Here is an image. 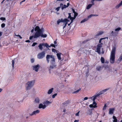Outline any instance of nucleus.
Wrapping results in <instances>:
<instances>
[{"instance_id": "1", "label": "nucleus", "mask_w": 122, "mask_h": 122, "mask_svg": "<svg viewBox=\"0 0 122 122\" xmlns=\"http://www.w3.org/2000/svg\"><path fill=\"white\" fill-rule=\"evenodd\" d=\"M35 30L36 32L34 35V38H36L40 36L43 38L47 37L46 34H43L44 31V29L43 28H42L40 29L38 26H37L35 28Z\"/></svg>"}, {"instance_id": "2", "label": "nucleus", "mask_w": 122, "mask_h": 122, "mask_svg": "<svg viewBox=\"0 0 122 122\" xmlns=\"http://www.w3.org/2000/svg\"><path fill=\"white\" fill-rule=\"evenodd\" d=\"M46 61L48 63L50 61L51 65L50 66V68L51 69H53L55 68L56 66L55 62V59L54 56L52 55H47L46 57Z\"/></svg>"}, {"instance_id": "3", "label": "nucleus", "mask_w": 122, "mask_h": 122, "mask_svg": "<svg viewBox=\"0 0 122 122\" xmlns=\"http://www.w3.org/2000/svg\"><path fill=\"white\" fill-rule=\"evenodd\" d=\"M116 48L115 46L113 47L111 52L110 61L111 63H114L115 62V55Z\"/></svg>"}, {"instance_id": "4", "label": "nucleus", "mask_w": 122, "mask_h": 122, "mask_svg": "<svg viewBox=\"0 0 122 122\" xmlns=\"http://www.w3.org/2000/svg\"><path fill=\"white\" fill-rule=\"evenodd\" d=\"M35 81L33 80L28 81L25 84L26 89V90L30 89L34 85Z\"/></svg>"}, {"instance_id": "5", "label": "nucleus", "mask_w": 122, "mask_h": 122, "mask_svg": "<svg viewBox=\"0 0 122 122\" xmlns=\"http://www.w3.org/2000/svg\"><path fill=\"white\" fill-rule=\"evenodd\" d=\"M120 27H118L115 29L114 31H112L110 33V35L112 36H116L118 34V32L121 29Z\"/></svg>"}, {"instance_id": "6", "label": "nucleus", "mask_w": 122, "mask_h": 122, "mask_svg": "<svg viewBox=\"0 0 122 122\" xmlns=\"http://www.w3.org/2000/svg\"><path fill=\"white\" fill-rule=\"evenodd\" d=\"M46 46L47 48L50 47V46L47 43H40L38 46V47H39L40 49L41 50H42L43 49L42 46Z\"/></svg>"}, {"instance_id": "7", "label": "nucleus", "mask_w": 122, "mask_h": 122, "mask_svg": "<svg viewBox=\"0 0 122 122\" xmlns=\"http://www.w3.org/2000/svg\"><path fill=\"white\" fill-rule=\"evenodd\" d=\"M102 45L103 43H101L100 44H98L97 46L96 52L99 54H100L101 53L100 49L101 48Z\"/></svg>"}, {"instance_id": "8", "label": "nucleus", "mask_w": 122, "mask_h": 122, "mask_svg": "<svg viewBox=\"0 0 122 122\" xmlns=\"http://www.w3.org/2000/svg\"><path fill=\"white\" fill-rule=\"evenodd\" d=\"M45 53L43 51L39 54L37 55V58L39 59H41L43 58L45 56Z\"/></svg>"}, {"instance_id": "9", "label": "nucleus", "mask_w": 122, "mask_h": 122, "mask_svg": "<svg viewBox=\"0 0 122 122\" xmlns=\"http://www.w3.org/2000/svg\"><path fill=\"white\" fill-rule=\"evenodd\" d=\"M40 67V65L39 64H37L36 65H35L33 66V70H34L36 72H38L39 68Z\"/></svg>"}, {"instance_id": "10", "label": "nucleus", "mask_w": 122, "mask_h": 122, "mask_svg": "<svg viewBox=\"0 0 122 122\" xmlns=\"http://www.w3.org/2000/svg\"><path fill=\"white\" fill-rule=\"evenodd\" d=\"M40 110H37L35 111H34L32 113H30V116H32L33 115H36L39 113L40 112Z\"/></svg>"}, {"instance_id": "11", "label": "nucleus", "mask_w": 122, "mask_h": 122, "mask_svg": "<svg viewBox=\"0 0 122 122\" xmlns=\"http://www.w3.org/2000/svg\"><path fill=\"white\" fill-rule=\"evenodd\" d=\"M46 107V106L45 105H43L42 103H40L39 105V108H42L43 109H45Z\"/></svg>"}, {"instance_id": "12", "label": "nucleus", "mask_w": 122, "mask_h": 122, "mask_svg": "<svg viewBox=\"0 0 122 122\" xmlns=\"http://www.w3.org/2000/svg\"><path fill=\"white\" fill-rule=\"evenodd\" d=\"M66 20H67L66 19L63 20L62 19H59L57 21V24L58 25L61 22L64 23L66 21Z\"/></svg>"}, {"instance_id": "13", "label": "nucleus", "mask_w": 122, "mask_h": 122, "mask_svg": "<svg viewBox=\"0 0 122 122\" xmlns=\"http://www.w3.org/2000/svg\"><path fill=\"white\" fill-rule=\"evenodd\" d=\"M51 102H50L49 101L46 100L44 101L43 102V104L46 106V107L50 104Z\"/></svg>"}, {"instance_id": "14", "label": "nucleus", "mask_w": 122, "mask_h": 122, "mask_svg": "<svg viewBox=\"0 0 122 122\" xmlns=\"http://www.w3.org/2000/svg\"><path fill=\"white\" fill-rule=\"evenodd\" d=\"M103 33L104 32L103 31H99L97 33V34L95 35V36L96 37H97L98 36L102 35Z\"/></svg>"}, {"instance_id": "15", "label": "nucleus", "mask_w": 122, "mask_h": 122, "mask_svg": "<svg viewBox=\"0 0 122 122\" xmlns=\"http://www.w3.org/2000/svg\"><path fill=\"white\" fill-rule=\"evenodd\" d=\"M114 109L113 108H111L109 109V113L110 114H112L113 113Z\"/></svg>"}, {"instance_id": "16", "label": "nucleus", "mask_w": 122, "mask_h": 122, "mask_svg": "<svg viewBox=\"0 0 122 122\" xmlns=\"http://www.w3.org/2000/svg\"><path fill=\"white\" fill-rule=\"evenodd\" d=\"M91 3H92V4H89L87 6L86 8V9H89L92 6V5H94L93 4L92 0H91Z\"/></svg>"}, {"instance_id": "17", "label": "nucleus", "mask_w": 122, "mask_h": 122, "mask_svg": "<svg viewBox=\"0 0 122 122\" xmlns=\"http://www.w3.org/2000/svg\"><path fill=\"white\" fill-rule=\"evenodd\" d=\"M53 90V88H51V89H49L47 92V94H50L52 93Z\"/></svg>"}, {"instance_id": "18", "label": "nucleus", "mask_w": 122, "mask_h": 122, "mask_svg": "<svg viewBox=\"0 0 122 122\" xmlns=\"http://www.w3.org/2000/svg\"><path fill=\"white\" fill-rule=\"evenodd\" d=\"M61 53H58L57 54V56L59 60H61Z\"/></svg>"}, {"instance_id": "19", "label": "nucleus", "mask_w": 122, "mask_h": 122, "mask_svg": "<svg viewBox=\"0 0 122 122\" xmlns=\"http://www.w3.org/2000/svg\"><path fill=\"white\" fill-rule=\"evenodd\" d=\"M63 4H60V5L61 6H62V9L63 10V9H64V8H65L66 7H67V5H64L63 6Z\"/></svg>"}, {"instance_id": "20", "label": "nucleus", "mask_w": 122, "mask_h": 122, "mask_svg": "<svg viewBox=\"0 0 122 122\" xmlns=\"http://www.w3.org/2000/svg\"><path fill=\"white\" fill-rule=\"evenodd\" d=\"M98 16V15H96L91 14L89 15L88 16H87V19H88V20L89 18H91L92 16Z\"/></svg>"}, {"instance_id": "21", "label": "nucleus", "mask_w": 122, "mask_h": 122, "mask_svg": "<svg viewBox=\"0 0 122 122\" xmlns=\"http://www.w3.org/2000/svg\"><path fill=\"white\" fill-rule=\"evenodd\" d=\"M122 5V0L121 1L120 3L117 5L116 6V8L117 9L120 6Z\"/></svg>"}, {"instance_id": "22", "label": "nucleus", "mask_w": 122, "mask_h": 122, "mask_svg": "<svg viewBox=\"0 0 122 122\" xmlns=\"http://www.w3.org/2000/svg\"><path fill=\"white\" fill-rule=\"evenodd\" d=\"M122 60V54H121V55L119 57L118 59L117 60V62H120Z\"/></svg>"}, {"instance_id": "23", "label": "nucleus", "mask_w": 122, "mask_h": 122, "mask_svg": "<svg viewBox=\"0 0 122 122\" xmlns=\"http://www.w3.org/2000/svg\"><path fill=\"white\" fill-rule=\"evenodd\" d=\"M113 118L114 119L113 121V122H117V120L115 116H113Z\"/></svg>"}, {"instance_id": "24", "label": "nucleus", "mask_w": 122, "mask_h": 122, "mask_svg": "<svg viewBox=\"0 0 122 122\" xmlns=\"http://www.w3.org/2000/svg\"><path fill=\"white\" fill-rule=\"evenodd\" d=\"M15 59L12 61V65L13 69L14 68V64L15 63Z\"/></svg>"}, {"instance_id": "25", "label": "nucleus", "mask_w": 122, "mask_h": 122, "mask_svg": "<svg viewBox=\"0 0 122 122\" xmlns=\"http://www.w3.org/2000/svg\"><path fill=\"white\" fill-rule=\"evenodd\" d=\"M88 20V19L86 18L84 19L83 20H82L81 22V23H82Z\"/></svg>"}, {"instance_id": "26", "label": "nucleus", "mask_w": 122, "mask_h": 122, "mask_svg": "<svg viewBox=\"0 0 122 122\" xmlns=\"http://www.w3.org/2000/svg\"><path fill=\"white\" fill-rule=\"evenodd\" d=\"M101 60L102 63H104L105 59L103 57H101Z\"/></svg>"}, {"instance_id": "27", "label": "nucleus", "mask_w": 122, "mask_h": 122, "mask_svg": "<svg viewBox=\"0 0 122 122\" xmlns=\"http://www.w3.org/2000/svg\"><path fill=\"white\" fill-rule=\"evenodd\" d=\"M90 107L91 108H95L97 107V106L96 105H94L93 104H91L89 105Z\"/></svg>"}, {"instance_id": "28", "label": "nucleus", "mask_w": 122, "mask_h": 122, "mask_svg": "<svg viewBox=\"0 0 122 122\" xmlns=\"http://www.w3.org/2000/svg\"><path fill=\"white\" fill-rule=\"evenodd\" d=\"M96 98V97L95 96L91 97V99L93 101H95Z\"/></svg>"}, {"instance_id": "29", "label": "nucleus", "mask_w": 122, "mask_h": 122, "mask_svg": "<svg viewBox=\"0 0 122 122\" xmlns=\"http://www.w3.org/2000/svg\"><path fill=\"white\" fill-rule=\"evenodd\" d=\"M35 101L36 103H39V98H37L35 99Z\"/></svg>"}, {"instance_id": "30", "label": "nucleus", "mask_w": 122, "mask_h": 122, "mask_svg": "<svg viewBox=\"0 0 122 122\" xmlns=\"http://www.w3.org/2000/svg\"><path fill=\"white\" fill-rule=\"evenodd\" d=\"M81 90V89H78L77 91H74V92H73V93L75 94V93H78L79 92V91H80V90Z\"/></svg>"}, {"instance_id": "31", "label": "nucleus", "mask_w": 122, "mask_h": 122, "mask_svg": "<svg viewBox=\"0 0 122 122\" xmlns=\"http://www.w3.org/2000/svg\"><path fill=\"white\" fill-rule=\"evenodd\" d=\"M106 105H107V104H105L104 105V106L103 108V110H106V108L107 107V106Z\"/></svg>"}, {"instance_id": "32", "label": "nucleus", "mask_w": 122, "mask_h": 122, "mask_svg": "<svg viewBox=\"0 0 122 122\" xmlns=\"http://www.w3.org/2000/svg\"><path fill=\"white\" fill-rule=\"evenodd\" d=\"M5 25L4 23H2L1 24V27L2 28H4Z\"/></svg>"}, {"instance_id": "33", "label": "nucleus", "mask_w": 122, "mask_h": 122, "mask_svg": "<svg viewBox=\"0 0 122 122\" xmlns=\"http://www.w3.org/2000/svg\"><path fill=\"white\" fill-rule=\"evenodd\" d=\"M101 95V94H100V93L99 92L98 93V94H97V95H96L94 96L97 98V97Z\"/></svg>"}, {"instance_id": "34", "label": "nucleus", "mask_w": 122, "mask_h": 122, "mask_svg": "<svg viewBox=\"0 0 122 122\" xmlns=\"http://www.w3.org/2000/svg\"><path fill=\"white\" fill-rule=\"evenodd\" d=\"M57 95V93H55V94H54L53 95H52V98H54L55 97V96Z\"/></svg>"}, {"instance_id": "35", "label": "nucleus", "mask_w": 122, "mask_h": 122, "mask_svg": "<svg viewBox=\"0 0 122 122\" xmlns=\"http://www.w3.org/2000/svg\"><path fill=\"white\" fill-rule=\"evenodd\" d=\"M31 62L32 63H33L34 62V59L33 58H32L31 59Z\"/></svg>"}, {"instance_id": "36", "label": "nucleus", "mask_w": 122, "mask_h": 122, "mask_svg": "<svg viewBox=\"0 0 122 122\" xmlns=\"http://www.w3.org/2000/svg\"><path fill=\"white\" fill-rule=\"evenodd\" d=\"M69 16L68 17V18H70V19L72 18V17L71 16L70 13H69Z\"/></svg>"}, {"instance_id": "37", "label": "nucleus", "mask_w": 122, "mask_h": 122, "mask_svg": "<svg viewBox=\"0 0 122 122\" xmlns=\"http://www.w3.org/2000/svg\"><path fill=\"white\" fill-rule=\"evenodd\" d=\"M0 20H5V18L4 17H1L0 18Z\"/></svg>"}, {"instance_id": "38", "label": "nucleus", "mask_w": 122, "mask_h": 122, "mask_svg": "<svg viewBox=\"0 0 122 122\" xmlns=\"http://www.w3.org/2000/svg\"><path fill=\"white\" fill-rule=\"evenodd\" d=\"M105 39V38H101L99 40V43H101L102 41V40L104 39Z\"/></svg>"}, {"instance_id": "39", "label": "nucleus", "mask_w": 122, "mask_h": 122, "mask_svg": "<svg viewBox=\"0 0 122 122\" xmlns=\"http://www.w3.org/2000/svg\"><path fill=\"white\" fill-rule=\"evenodd\" d=\"M80 112V111H79V112H78L77 113H76L75 114V115L76 116H79V113Z\"/></svg>"}, {"instance_id": "40", "label": "nucleus", "mask_w": 122, "mask_h": 122, "mask_svg": "<svg viewBox=\"0 0 122 122\" xmlns=\"http://www.w3.org/2000/svg\"><path fill=\"white\" fill-rule=\"evenodd\" d=\"M37 44V43H36L34 42L32 45V46H35Z\"/></svg>"}, {"instance_id": "41", "label": "nucleus", "mask_w": 122, "mask_h": 122, "mask_svg": "<svg viewBox=\"0 0 122 122\" xmlns=\"http://www.w3.org/2000/svg\"><path fill=\"white\" fill-rule=\"evenodd\" d=\"M60 8V7H58L56 8V9L57 10V11H58L59 10Z\"/></svg>"}, {"instance_id": "42", "label": "nucleus", "mask_w": 122, "mask_h": 122, "mask_svg": "<svg viewBox=\"0 0 122 122\" xmlns=\"http://www.w3.org/2000/svg\"><path fill=\"white\" fill-rule=\"evenodd\" d=\"M50 46V47L51 46L53 47H54V48L55 47V46L54 44H51V45Z\"/></svg>"}, {"instance_id": "43", "label": "nucleus", "mask_w": 122, "mask_h": 122, "mask_svg": "<svg viewBox=\"0 0 122 122\" xmlns=\"http://www.w3.org/2000/svg\"><path fill=\"white\" fill-rule=\"evenodd\" d=\"M100 94H101V95L104 93V92L103 90L100 92Z\"/></svg>"}, {"instance_id": "44", "label": "nucleus", "mask_w": 122, "mask_h": 122, "mask_svg": "<svg viewBox=\"0 0 122 122\" xmlns=\"http://www.w3.org/2000/svg\"><path fill=\"white\" fill-rule=\"evenodd\" d=\"M78 15V13L76 12L74 13V16L75 17H76Z\"/></svg>"}, {"instance_id": "45", "label": "nucleus", "mask_w": 122, "mask_h": 122, "mask_svg": "<svg viewBox=\"0 0 122 122\" xmlns=\"http://www.w3.org/2000/svg\"><path fill=\"white\" fill-rule=\"evenodd\" d=\"M109 89H105L104 90H103V91H104V93H105V92H106V91L108 90Z\"/></svg>"}, {"instance_id": "46", "label": "nucleus", "mask_w": 122, "mask_h": 122, "mask_svg": "<svg viewBox=\"0 0 122 122\" xmlns=\"http://www.w3.org/2000/svg\"><path fill=\"white\" fill-rule=\"evenodd\" d=\"M67 23L66 22V23H65V25L63 27V29H64V28H65L66 27V26L67 24Z\"/></svg>"}, {"instance_id": "47", "label": "nucleus", "mask_w": 122, "mask_h": 122, "mask_svg": "<svg viewBox=\"0 0 122 122\" xmlns=\"http://www.w3.org/2000/svg\"><path fill=\"white\" fill-rule=\"evenodd\" d=\"M92 104L94 105H96V106L97 104L96 103L95 101H93V102Z\"/></svg>"}, {"instance_id": "48", "label": "nucleus", "mask_w": 122, "mask_h": 122, "mask_svg": "<svg viewBox=\"0 0 122 122\" xmlns=\"http://www.w3.org/2000/svg\"><path fill=\"white\" fill-rule=\"evenodd\" d=\"M34 36H30V38H29V39L30 40H31L32 39V38H33V37H34Z\"/></svg>"}, {"instance_id": "49", "label": "nucleus", "mask_w": 122, "mask_h": 122, "mask_svg": "<svg viewBox=\"0 0 122 122\" xmlns=\"http://www.w3.org/2000/svg\"><path fill=\"white\" fill-rule=\"evenodd\" d=\"M70 20H71V23L73 22V20H74L73 19H72V18L70 19Z\"/></svg>"}, {"instance_id": "50", "label": "nucleus", "mask_w": 122, "mask_h": 122, "mask_svg": "<svg viewBox=\"0 0 122 122\" xmlns=\"http://www.w3.org/2000/svg\"><path fill=\"white\" fill-rule=\"evenodd\" d=\"M16 36H18L20 39H22V37H21V36L19 35H16Z\"/></svg>"}, {"instance_id": "51", "label": "nucleus", "mask_w": 122, "mask_h": 122, "mask_svg": "<svg viewBox=\"0 0 122 122\" xmlns=\"http://www.w3.org/2000/svg\"><path fill=\"white\" fill-rule=\"evenodd\" d=\"M66 19L67 20H66V21H65V22L64 23H66V22H68L69 21V20H68L67 19Z\"/></svg>"}, {"instance_id": "52", "label": "nucleus", "mask_w": 122, "mask_h": 122, "mask_svg": "<svg viewBox=\"0 0 122 122\" xmlns=\"http://www.w3.org/2000/svg\"><path fill=\"white\" fill-rule=\"evenodd\" d=\"M100 68L101 67H97V70L98 71H99Z\"/></svg>"}, {"instance_id": "53", "label": "nucleus", "mask_w": 122, "mask_h": 122, "mask_svg": "<svg viewBox=\"0 0 122 122\" xmlns=\"http://www.w3.org/2000/svg\"><path fill=\"white\" fill-rule=\"evenodd\" d=\"M88 99V98L87 97H85L84 98V100L83 101L85 100H86Z\"/></svg>"}, {"instance_id": "54", "label": "nucleus", "mask_w": 122, "mask_h": 122, "mask_svg": "<svg viewBox=\"0 0 122 122\" xmlns=\"http://www.w3.org/2000/svg\"><path fill=\"white\" fill-rule=\"evenodd\" d=\"M52 51L53 52H55V51H56V50H55V49H54V48H53L52 49Z\"/></svg>"}, {"instance_id": "55", "label": "nucleus", "mask_w": 122, "mask_h": 122, "mask_svg": "<svg viewBox=\"0 0 122 122\" xmlns=\"http://www.w3.org/2000/svg\"><path fill=\"white\" fill-rule=\"evenodd\" d=\"M72 11H73V12L74 13V14L76 12L75 11V10L74 9H72Z\"/></svg>"}, {"instance_id": "56", "label": "nucleus", "mask_w": 122, "mask_h": 122, "mask_svg": "<svg viewBox=\"0 0 122 122\" xmlns=\"http://www.w3.org/2000/svg\"><path fill=\"white\" fill-rule=\"evenodd\" d=\"M25 42H30V41L29 40H28L26 41H25Z\"/></svg>"}, {"instance_id": "57", "label": "nucleus", "mask_w": 122, "mask_h": 122, "mask_svg": "<svg viewBox=\"0 0 122 122\" xmlns=\"http://www.w3.org/2000/svg\"><path fill=\"white\" fill-rule=\"evenodd\" d=\"M79 121L78 120H75L74 122H78Z\"/></svg>"}, {"instance_id": "58", "label": "nucleus", "mask_w": 122, "mask_h": 122, "mask_svg": "<svg viewBox=\"0 0 122 122\" xmlns=\"http://www.w3.org/2000/svg\"><path fill=\"white\" fill-rule=\"evenodd\" d=\"M25 0H24L23 1L21 2H20V4H21L22 3L24 2L25 1Z\"/></svg>"}, {"instance_id": "59", "label": "nucleus", "mask_w": 122, "mask_h": 122, "mask_svg": "<svg viewBox=\"0 0 122 122\" xmlns=\"http://www.w3.org/2000/svg\"><path fill=\"white\" fill-rule=\"evenodd\" d=\"M76 17L75 16H74V17H72V19H73V20H74L76 18Z\"/></svg>"}, {"instance_id": "60", "label": "nucleus", "mask_w": 122, "mask_h": 122, "mask_svg": "<svg viewBox=\"0 0 122 122\" xmlns=\"http://www.w3.org/2000/svg\"><path fill=\"white\" fill-rule=\"evenodd\" d=\"M68 102H64V103H63V104H64V105H65V104H66L67 103H68Z\"/></svg>"}, {"instance_id": "61", "label": "nucleus", "mask_w": 122, "mask_h": 122, "mask_svg": "<svg viewBox=\"0 0 122 122\" xmlns=\"http://www.w3.org/2000/svg\"><path fill=\"white\" fill-rule=\"evenodd\" d=\"M57 43V42L56 41H55L54 42V43L55 44H56Z\"/></svg>"}, {"instance_id": "62", "label": "nucleus", "mask_w": 122, "mask_h": 122, "mask_svg": "<svg viewBox=\"0 0 122 122\" xmlns=\"http://www.w3.org/2000/svg\"><path fill=\"white\" fill-rule=\"evenodd\" d=\"M34 31V29L33 28L31 30V32L32 33Z\"/></svg>"}, {"instance_id": "63", "label": "nucleus", "mask_w": 122, "mask_h": 122, "mask_svg": "<svg viewBox=\"0 0 122 122\" xmlns=\"http://www.w3.org/2000/svg\"><path fill=\"white\" fill-rule=\"evenodd\" d=\"M69 3H68L67 4V7H68V6H69Z\"/></svg>"}, {"instance_id": "64", "label": "nucleus", "mask_w": 122, "mask_h": 122, "mask_svg": "<svg viewBox=\"0 0 122 122\" xmlns=\"http://www.w3.org/2000/svg\"><path fill=\"white\" fill-rule=\"evenodd\" d=\"M87 41V40H86L85 41H83V43H84L85 42H86Z\"/></svg>"}]
</instances>
